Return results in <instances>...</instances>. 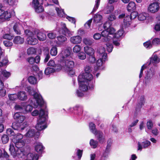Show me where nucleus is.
Returning <instances> with one entry per match:
<instances>
[{
  "label": "nucleus",
  "instance_id": "423d86ee",
  "mask_svg": "<svg viewBox=\"0 0 160 160\" xmlns=\"http://www.w3.org/2000/svg\"><path fill=\"white\" fill-rule=\"evenodd\" d=\"M138 13L137 12H132L130 15H128L125 16L124 14H122L119 16L118 18H124L122 27L123 28L128 27L131 23V20L135 19L138 16Z\"/></svg>",
  "mask_w": 160,
  "mask_h": 160
},
{
  "label": "nucleus",
  "instance_id": "3c124183",
  "mask_svg": "<svg viewBox=\"0 0 160 160\" xmlns=\"http://www.w3.org/2000/svg\"><path fill=\"white\" fill-rule=\"evenodd\" d=\"M36 52V49L33 47H30L27 50V53L28 55L34 54Z\"/></svg>",
  "mask_w": 160,
  "mask_h": 160
},
{
  "label": "nucleus",
  "instance_id": "09e8293b",
  "mask_svg": "<svg viewBox=\"0 0 160 160\" xmlns=\"http://www.w3.org/2000/svg\"><path fill=\"white\" fill-rule=\"evenodd\" d=\"M55 72V69L52 68L48 67L46 68L44 71L45 73L48 75Z\"/></svg>",
  "mask_w": 160,
  "mask_h": 160
},
{
  "label": "nucleus",
  "instance_id": "2f4dec72",
  "mask_svg": "<svg viewBox=\"0 0 160 160\" xmlns=\"http://www.w3.org/2000/svg\"><path fill=\"white\" fill-rule=\"evenodd\" d=\"M9 157V155L5 149L2 150L0 149V159L4 160V159H7Z\"/></svg>",
  "mask_w": 160,
  "mask_h": 160
},
{
  "label": "nucleus",
  "instance_id": "13d9d810",
  "mask_svg": "<svg viewBox=\"0 0 160 160\" xmlns=\"http://www.w3.org/2000/svg\"><path fill=\"white\" fill-rule=\"evenodd\" d=\"M35 11L37 13H40L44 11V8L41 5H39L38 7L34 8Z\"/></svg>",
  "mask_w": 160,
  "mask_h": 160
},
{
  "label": "nucleus",
  "instance_id": "39448f33",
  "mask_svg": "<svg viewBox=\"0 0 160 160\" xmlns=\"http://www.w3.org/2000/svg\"><path fill=\"white\" fill-rule=\"evenodd\" d=\"M78 81L79 85V89L81 91H86L88 90V88L91 89L94 88L95 81L93 80H91L90 82L84 78L80 79L78 76Z\"/></svg>",
  "mask_w": 160,
  "mask_h": 160
},
{
  "label": "nucleus",
  "instance_id": "2eb2a0df",
  "mask_svg": "<svg viewBox=\"0 0 160 160\" xmlns=\"http://www.w3.org/2000/svg\"><path fill=\"white\" fill-rule=\"evenodd\" d=\"M62 61L65 68H73L74 67V62L72 60V57H69V58Z\"/></svg>",
  "mask_w": 160,
  "mask_h": 160
},
{
  "label": "nucleus",
  "instance_id": "e433bc0d",
  "mask_svg": "<svg viewBox=\"0 0 160 160\" xmlns=\"http://www.w3.org/2000/svg\"><path fill=\"white\" fill-rule=\"evenodd\" d=\"M136 5L134 2H130L127 6V9L128 11H133L136 9Z\"/></svg>",
  "mask_w": 160,
  "mask_h": 160
},
{
  "label": "nucleus",
  "instance_id": "4d7b16f0",
  "mask_svg": "<svg viewBox=\"0 0 160 160\" xmlns=\"http://www.w3.org/2000/svg\"><path fill=\"white\" fill-rule=\"evenodd\" d=\"M112 143V140L111 139H109L108 141L107 147L105 151V153H108L109 151V149L111 147Z\"/></svg>",
  "mask_w": 160,
  "mask_h": 160
},
{
  "label": "nucleus",
  "instance_id": "1a4fd4ad",
  "mask_svg": "<svg viewBox=\"0 0 160 160\" xmlns=\"http://www.w3.org/2000/svg\"><path fill=\"white\" fill-rule=\"evenodd\" d=\"M89 128L91 131L94 134L97 136V137L100 143L103 142L105 140L104 137L103 136V133L100 131L97 132L96 131L95 125L92 122L89 123Z\"/></svg>",
  "mask_w": 160,
  "mask_h": 160
},
{
  "label": "nucleus",
  "instance_id": "0e129e2a",
  "mask_svg": "<svg viewBox=\"0 0 160 160\" xmlns=\"http://www.w3.org/2000/svg\"><path fill=\"white\" fill-rule=\"evenodd\" d=\"M65 71L70 76L73 75L74 74V72L73 70V68H65Z\"/></svg>",
  "mask_w": 160,
  "mask_h": 160
},
{
  "label": "nucleus",
  "instance_id": "a211bd4d",
  "mask_svg": "<svg viewBox=\"0 0 160 160\" xmlns=\"http://www.w3.org/2000/svg\"><path fill=\"white\" fill-rule=\"evenodd\" d=\"M61 28L63 31V32L66 36L70 37L72 35L73 32L70 31L67 27L66 24L63 22L61 24Z\"/></svg>",
  "mask_w": 160,
  "mask_h": 160
},
{
  "label": "nucleus",
  "instance_id": "338daca9",
  "mask_svg": "<svg viewBox=\"0 0 160 160\" xmlns=\"http://www.w3.org/2000/svg\"><path fill=\"white\" fill-rule=\"evenodd\" d=\"M147 126L148 129L151 130L153 127V123L152 121L151 120L148 121L147 123Z\"/></svg>",
  "mask_w": 160,
  "mask_h": 160
},
{
  "label": "nucleus",
  "instance_id": "ddd939ff",
  "mask_svg": "<svg viewBox=\"0 0 160 160\" xmlns=\"http://www.w3.org/2000/svg\"><path fill=\"white\" fill-rule=\"evenodd\" d=\"M98 57V59L96 62V66L95 68V70L96 71L99 70H102L103 69V65L105 62L107 60V58H106L104 59V57L100 58V57Z\"/></svg>",
  "mask_w": 160,
  "mask_h": 160
},
{
  "label": "nucleus",
  "instance_id": "7c9ffc66",
  "mask_svg": "<svg viewBox=\"0 0 160 160\" xmlns=\"http://www.w3.org/2000/svg\"><path fill=\"white\" fill-rule=\"evenodd\" d=\"M8 61L6 57H0V67L4 66L8 64Z\"/></svg>",
  "mask_w": 160,
  "mask_h": 160
},
{
  "label": "nucleus",
  "instance_id": "c756f323",
  "mask_svg": "<svg viewBox=\"0 0 160 160\" xmlns=\"http://www.w3.org/2000/svg\"><path fill=\"white\" fill-rule=\"evenodd\" d=\"M155 74V72L152 68H151L150 70L148 71L147 73V76L146 77V80L149 81L153 77V76Z\"/></svg>",
  "mask_w": 160,
  "mask_h": 160
},
{
  "label": "nucleus",
  "instance_id": "412c9836",
  "mask_svg": "<svg viewBox=\"0 0 160 160\" xmlns=\"http://www.w3.org/2000/svg\"><path fill=\"white\" fill-rule=\"evenodd\" d=\"M98 57L100 58L104 57V59L106 58H107V54L105 52V48L103 47H100L98 50Z\"/></svg>",
  "mask_w": 160,
  "mask_h": 160
},
{
  "label": "nucleus",
  "instance_id": "f704fd0d",
  "mask_svg": "<svg viewBox=\"0 0 160 160\" xmlns=\"http://www.w3.org/2000/svg\"><path fill=\"white\" fill-rule=\"evenodd\" d=\"M35 148L37 152H42L44 149L42 144L39 142L36 143Z\"/></svg>",
  "mask_w": 160,
  "mask_h": 160
},
{
  "label": "nucleus",
  "instance_id": "f03ea898",
  "mask_svg": "<svg viewBox=\"0 0 160 160\" xmlns=\"http://www.w3.org/2000/svg\"><path fill=\"white\" fill-rule=\"evenodd\" d=\"M14 118L17 122L13 123L12 128L15 130L19 131L23 130L27 126V122H24L22 123L25 118V117L17 112L14 114Z\"/></svg>",
  "mask_w": 160,
  "mask_h": 160
},
{
  "label": "nucleus",
  "instance_id": "8fccbe9b",
  "mask_svg": "<svg viewBox=\"0 0 160 160\" xmlns=\"http://www.w3.org/2000/svg\"><path fill=\"white\" fill-rule=\"evenodd\" d=\"M8 97L10 100L15 101L18 99L17 94H9Z\"/></svg>",
  "mask_w": 160,
  "mask_h": 160
},
{
  "label": "nucleus",
  "instance_id": "f3484780",
  "mask_svg": "<svg viewBox=\"0 0 160 160\" xmlns=\"http://www.w3.org/2000/svg\"><path fill=\"white\" fill-rule=\"evenodd\" d=\"M151 145V142L148 140H146L142 142H138V150L142 151V148H147Z\"/></svg>",
  "mask_w": 160,
  "mask_h": 160
},
{
  "label": "nucleus",
  "instance_id": "37998d69",
  "mask_svg": "<svg viewBox=\"0 0 160 160\" xmlns=\"http://www.w3.org/2000/svg\"><path fill=\"white\" fill-rule=\"evenodd\" d=\"M147 14L145 12H142L138 15V19L140 21L145 20L147 16Z\"/></svg>",
  "mask_w": 160,
  "mask_h": 160
},
{
  "label": "nucleus",
  "instance_id": "393cba45",
  "mask_svg": "<svg viewBox=\"0 0 160 160\" xmlns=\"http://www.w3.org/2000/svg\"><path fill=\"white\" fill-rule=\"evenodd\" d=\"M61 54L62 58V61L69 58V57H72L70 56V52L68 49H66L62 51Z\"/></svg>",
  "mask_w": 160,
  "mask_h": 160
},
{
  "label": "nucleus",
  "instance_id": "c9c22d12",
  "mask_svg": "<svg viewBox=\"0 0 160 160\" xmlns=\"http://www.w3.org/2000/svg\"><path fill=\"white\" fill-rule=\"evenodd\" d=\"M55 70L59 71L62 69H64L65 70V68L64 65V63H63V61L60 62V63H58L55 67Z\"/></svg>",
  "mask_w": 160,
  "mask_h": 160
},
{
  "label": "nucleus",
  "instance_id": "4be33fe9",
  "mask_svg": "<svg viewBox=\"0 0 160 160\" xmlns=\"http://www.w3.org/2000/svg\"><path fill=\"white\" fill-rule=\"evenodd\" d=\"M160 62V58L156 55L153 54L150 58V63L149 64L152 63L155 65Z\"/></svg>",
  "mask_w": 160,
  "mask_h": 160
},
{
  "label": "nucleus",
  "instance_id": "72a5a7b5",
  "mask_svg": "<svg viewBox=\"0 0 160 160\" xmlns=\"http://www.w3.org/2000/svg\"><path fill=\"white\" fill-rule=\"evenodd\" d=\"M102 18V16L98 13L93 17V22L96 23H100L101 22Z\"/></svg>",
  "mask_w": 160,
  "mask_h": 160
},
{
  "label": "nucleus",
  "instance_id": "603ef678",
  "mask_svg": "<svg viewBox=\"0 0 160 160\" xmlns=\"http://www.w3.org/2000/svg\"><path fill=\"white\" fill-rule=\"evenodd\" d=\"M35 131L34 129L29 130L26 133V136L28 137H31L35 134Z\"/></svg>",
  "mask_w": 160,
  "mask_h": 160
},
{
  "label": "nucleus",
  "instance_id": "6e6d98bb",
  "mask_svg": "<svg viewBox=\"0 0 160 160\" xmlns=\"http://www.w3.org/2000/svg\"><path fill=\"white\" fill-rule=\"evenodd\" d=\"M56 33L52 32H50L47 34L48 38L51 39H53L56 37Z\"/></svg>",
  "mask_w": 160,
  "mask_h": 160
},
{
  "label": "nucleus",
  "instance_id": "cd10ccee",
  "mask_svg": "<svg viewBox=\"0 0 160 160\" xmlns=\"http://www.w3.org/2000/svg\"><path fill=\"white\" fill-rule=\"evenodd\" d=\"M144 98L143 96H141L140 97L138 101V103L136 106V108L137 110H139L144 105Z\"/></svg>",
  "mask_w": 160,
  "mask_h": 160
},
{
  "label": "nucleus",
  "instance_id": "bb28decb",
  "mask_svg": "<svg viewBox=\"0 0 160 160\" xmlns=\"http://www.w3.org/2000/svg\"><path fill=\"white\" fill-rule=\"evenodd\" d=\"M24 39L23 38H22L20 36H17L15 37L13 42L15 44H22L23 43Z\"/></svg>",
  "mask_w": 160,
  "mask_h": 160
},
{
  "label": "nucleus",
  "instance_id": "680f3d73",
  "mask_svg": "<svg viewBox=\"0 0 160 160\" xmlns=\"http://www.w3.org/2000/svg\"><path fill=\"white\" fill-rule=\"evenodd\" d=\"M4 45L7 47H12L13 45L12 42L8 40H5L3 42Z\"/></svg>",
  "mask_w": 160,
  "mask_h": 160
},
{
  "label": "nucleus",
  "instance_id": "0eeeda50",
  "mask_svg": "<svg viewBox=\"0 0 160 160\" xmlns=\"http://www.w3.org/2000/svg\"><path fill=\"white\" fill-rule=\"evenodd\" d=\"M115 30L114 28L110 27L107 30H103L102 32V41L107 42L112 40L114 36L113 34L114 33Z\"/></svg>",
  "mask_w": 160,
  "mask_h": 160
},
{
  "label": "nucleus",
  "instance_id": "bf43d9fd",
  "mask_svg": "<svg viewBox=\"0 0 160 160\" xmlns=\"http://www.w3.org/2000/svg\"><path fill=\"white\" fill-rule=\"evenodd\" d=\"M3 38L11 40L13 39V36L8 33L4 34L2 36Z\"/></svg>",
  "mask_w": 160,
  "mask_h": 160
},
{
  "label": "nucleus",
  "instance_id": "4c0bfd02",
  "mask_svg": "<svg viewBox=\"0 0 160 160\" xmlns=\"http://www.w3.org/2000/svg\"><path fill=\"white\" fill-rule=\"evenodd\" d=\"M113 10L114 7L112 6L111 5H108L104 9L103 11L104 13L108 14L111 13Z\"/></svg>",
  "mask_w": 160,
  "mask_h": 160
},
{
  "label": "nucleus",
  "instance_id": "dca6fc26",
  "mask_svg": "<svg viewBox=\"0 0 160 160\" xmlns=\"http://www.w3.org/2000/svg\"><path fill=\"white\" fill-rule=\"evenodd\" d=\"M16 109L17 110H20L23 113H25L28 112H31L32 108L31 106L28 105L23 107H22L19 105H17L15 106Z\"/></svg>",
  "mask_w": 160,
  "mask_h": 160
},
{
  "label": "nucleus",
  "instance_id": "c85d7f7f",
  "mask_svg": "<svg viewBox=\"0 0 160 160\" xmlns=\"http://www.w3.org/2000/svg\"><path fill=\"white\" fill-rule=\"evenodd\" d=\"M11 75V73L7 71L6 70H2L0 68V76L1 78H3V77L7 79L9 78Z\"/></svg>",
  "mask_w": 160,
  "mask_h": 160
},
{
  "label": "nucleus",
  "instance_id": "052dcab7",
  "mask_svg": "<svg viewBox=\"0 0 160 160\" xmlns=\"http://www.w3.org/2000/svg\"><path fill=\"white\" fill-rule=\"evenodd\" d=\"M78 58L81 60H84L86 58V55L85 53L83 52H80L78 55Z\"/></svg>",
  "mask_w": 160,
  "mask_h": 160
},
{
  "label": "nucleus",
  "instance_id": "9b49d317",
  "mask_svg": "<svg viewBox=\"0 0 160 160\" xmlns=\"http://www.w3.org/2000/svg\"><path fill=\"white\" fill-rule=\"evenodd\" d=\"M85 72L82 74L79 75V78L81 79L82 78H84L89 81L93 80V77L92 75L90 73L92 71L91 66L90 65H87L84 67Z\"/></svg>",
  "mask_w": 160,
  "mask_h": 160
},
{
  "label": "nucleus",
  "instance_id": "a19ab883",
  "mask_svg": "<svg viewBox=\"0 0 160 160\" xmlns=\"http://www.w3.org/2000/svg\"><path fill=\"white\" fill-rule=\"evenodd\" d=\"M93 40L92 39L85 38L83 39V42L86 45H91L93 43Z\"/></svg>",
  "mask_w": 160,
  "mask_h": 160
},
{
  "label": "nucleus",
  "instance_id": "864d4df0",
  "mask_svg": "<svg viewBox=\"0 0 160 160\" xmlns=\"http://www.w3.org/2000/svg\"><path fill=\"white\" fill-rule=\"evenodd\" d=\"M56 10L57 12L58 15L61 17H63L65 16V13L62 9H60L58 8H56Z\"/></svg>",
  "mask_w": 160,
  "mask_h": 160
},
{
  "label": "nucleus",
  "instance_id": "a18cd8bd",
  "mask_svg": "<svg viewBox=\"0 0 160 160\" xmlns=\"http://www.w3.org/2000/svg\"><path fill=\"white\" fill-rule=\"evenodd\" d=\"M58 53L57 48L56 46H53L51 48L50 53L51 55L55 56Z\"/></svg>",
  "mask_w": 160,
  "mask_h": 160
},
{
  "label": "nucleus",
  "instance_id": "b1692460",
  "mask_svg": "<svg viewBox=\"0 0 160 160\" xmlns=\"http://www.w3.org/2000/svg\"><path fill=\"white\" fill-rule=\"evenodd\" d=\"M18 99L21 101H25L27 99L26 92L24 91H19L17 93Z\"/></svg>",
  "mask_w": 160,
  "mask_h": 160
},
{
  "label": "nucleus",
  "instance_id": "a878e982",
  "mask_svg": "<svg viewBox=\"0 0 160 160\" xmlns=\"http://www.w3.org/2000/svg\"><path fill=\"white\" fill-rule=\"evenodd\" d=\"M22 28L21 25L19 23H16L14 25L13 29L14 32L17 34H21V29Z\"/></svg>",
  "mask_w": 160,
  "mask_h": 160
},
{
  "label": "nucleus",
  "instance_id": "79ce46f5",
  "mask_svg": "<svg viewBox=\"0 0 160 160\" xmlns=\"http://www.w3.org/2000/svg\"><path fill=\"white\" fill-rule=\"evenodd\" d=\"M106 42H107L106 44L107 46V50L108 52H110L112 51L113 48L112 45L111 43V42H112V40Z\"/></svg>",
  "mask_w": 160,
  "mask_h": 160
},
{
  "label": "nucleus",
  "instance_id": "5fc2aeb1",
  "mask_svg": "<svg viewBox=\"0 0 160 160\" xmlns=\"http://www.w3.org/2000/svg\"><path fill=\"white\" fill-rule=\"evenodd\" d=\"M13 138H15V140L17 141H20L21 140H24V139H22L23 138V135L20 133H18L16 134L15 137Z\"/></svg>",
  "mask_w": 160,
  "mask_h": 160
},
{
  "label": "nucleus",
  "instance_id": "de8ad7c7",
  "mask_svg": "<svg viewBox=\"0 0 160 160\" xmlns=\"http://www.w3.org/2000/svg\"><path fill=\"white\" fill-rule=\"evenodd\" d=\"M29 82L31 84H35L37 83V80L36 78L33 76H30L28 78Z\"/></svg>",
  "mask_w": 160,
  "mask_h": 160
},
{
  "label": "nucleus",
  "instance_id": "f8f14e48",
  "mask_svg": "<svg viewBox=\"0 0 160 160\" xmlns=\"http://www.w3.org/2000/svg\"><path fill=\"white\" fill-rule=\"evenodd\" d=\"M160 6L157 2H153L150 3L148 7V12L151 13L157 12L159 10Z\"/></svg>",
  "mask_w": 160,
  "mask_h": 160
},
{
  "label": "nucleus",
  "instance_id": "9d476101",
  "mask_svg": "<svg viewBox=\"0 0 160 160\" xmlns=\"http://www.w3.org/2000/svg\"><path fill=\"white\" fill-rule=\"evenodd\" d=\"M25 33L28 37L27 40L28 43L31 45H35L38 42V40L35 38V35L29 30H25Z\"/></svg>",
  "mask_w": 160,
  "mask_h": 160
},
{
  "label": "nucleus",
  "instance_id": "7ed1b4c3",
  "mask_svg": "<svg viewBox=\"0 0 160 160\" xmlns=\"http://www.w3.org/2000/svg\"><path fill=\"white\" fill-rule=\"evenodd\" d=\"M47 111L41 109L39 113V118L36 126V128L38 130H43L47 127L46 121L47 119Z\"/></svg>",
  "mask_w": 160,
  "mask_h": 160
},
{
  "label": "nucleus",
  "instance_id": "f257e3e1",
  "mask_svg": "<svg viewBox=\"0 0 160 160\" xmlns=\"http://www.w3.org/2000/svg\"><path fill=\"white\" fill-rule=\"evenodd\" d=\"M12 142L14 143L15 147L12 143H11L9 151L13 158L18 157L19 158H23L24 160H38V155L35 153H29L25 155V152L22 148L25 144L24 140L17 141L15 140V138H12Z\"/></svg>",
  "mask_w": 160,
  "mask_h": 160
},
{
  "label": "nucleus",
  "instance_id": "6e6552de",
  "mask_svg": "<svg viewBox=\"0 0 160 160\" xmlns=\"http://www.w3.org/2000/svg\"><path fill=\"white\" fill-rule=\"evenodd\" d=\"M15 12L12 10H8L6 11L0 9V20H8L12 16L14 15Z\"/></svg>",
  "mask_w": 160,
  "mask_h": 160
},
{
  "label": "nucleus",
  "instance_id": "e2e57ef3",
  "mask_svg": "<svg viewBox=\"0 0 160 160\" xmlns=\"http://www.w3.org/2000/svg\"><path fill=\"white\" fill-rule=\"evenodd\" d=\"M144 46L147 48L149 49L152 47V43H151V42L150 41L146 42L143 43Z\"/></svg>",
  "mask_w": 160,
  "mask_h": 160
},
{
  "label": "nucleus",
  "instance_id": "49530a36",
  "mask_svg": "<svg viewBox=\"0 0 160 160\" xmlns=\"http://www.w3.org/2000/svg\"><path fill=\"white\" fill-rule=\"evenodd\" d=\"M82 48L81 46L77 45L73 47V51L74 53H77L80 52Z\"/></svg>",
  "mask_w": 160,
  "mask_h": 160
},
{
  "label": "nucleus",
  "instance_id": "5701e85b",
  "mask_svg": "<svg viewBox=\"0 0 160 160\" xmlns=\"http://www.w3.org/2000/svg\"><path fill=\"white\" fill-rule=\"evenodd\" d=\"M57 38V41L56 42V44L59 46L62 45L64 42L67 41V38L62 35L58 36Z\"/></svg>",
  "mask_w": 160,
  "mask_h": 160
},
{
  "label": "nucleus",
  "instance_id": "aec40b11",
  "mask_svg": "<svg viewBox=\"0 0 160 160\" xmlns=\"http://www.w3.org/2000/svg\"><path fill=\"white\" fill-rule=\"evenodd\" d=\"M70 41L71 43L74 44H80L82 42V38L78 35L74 36L70 38Z\"/></svg>",
  "mask_w": 160,
  "mask_h": 160
},
{
  "label": "nucleus",
  "instance_id": "4468645a",
  "mask_svg": "<svg viewBox=\"0 0 160 160\" xmlns=\"http://www.w3.org/2000/svg\"><path fill=\"white\" fill-rule=\"evenodd\" d=\"M124 33V31L123 29H121L119 30L118 32L115 33L114 35L115 38L113 39V44L116 46H118L120 45L119 41L118 40H116V38H118L123 36Z\"/></svg>",
  "mask_w": 160,
  "mask_h": 160
},
{
  "label": "nucleus",
  "instance_id": "ea45409f",
  "mask_svg": "<svg viewBox=\"0 0 160 160\" xmlns=\"http://www.w3.org/2000/svg\"><path fill=\"white\" fill-rule=\"evenodd\" d=\"M7 135L10 137H12L11 139L12 140L13 138L15 137L16 134L13 131L11 128L8 129L7 130Z\"/></svg>",
  "mask_w": 160,
  "mask_h": 160
},
{
  "label": "nucleus",
  "instance_id": "20e7f679",
  "mask_svg": "<svg viewBox=\"0 0 160 160\" xmlns=\"http://www.w3.org/2000/svg\"><path fill=\"white\" fill-rule=\"evenodd\" d=\"M27 90L28 93L33 96L34 98L31 100V103L34 106V108H36L39 105H41L43 102L42 96L37 92L36 89L34 90L30 87L27 88Z\"/></svg>",
  "mask_w": 160,
  "mask_h": 160
},
{
  "label": "nucleus",
  "instance_id": "c03bdc74",
  "mask_svg": "<svg viewBox=\"0 0 160 160\" xmlns=\"http://www.w3.org/2000/svg\"><path fill=\"white\" fill-rule=\"evenodd\" d=\"M89 144L92 148H95L98 145V142L97 141L92 139L90 140Z\"/></svg>",
  "mask_w": 160,
  "mask_h": 160
},
{
  "label": "nucleus",
  "instance_id": "473e14b6",
  "mask_svg": "<svg viewBox=\"0 0 160 160\" xmlns=\"http://www.w3.org/2000/svg\"><path fill=\"white\" fill-rule=\"evenodd\" d=\"M84 51L89 56L93 55L95 52L94 50L92 48L88 46L84 47Z\"/></svg>",
  "mask_w": 160,
  "mask_h": 160
},
{
  "label": "nucleus",
  "instance_id": "774afa93",
  "mask_svg": "<svg viewBox=\"0 0 160 160\" xmlns=\"http://www.w3.org/2000/svg\"><path fill=\"white\" fill-rule=\"evenodd\" d=\"M2 140L3 143L5 144L8 142L9 140V138L7 135H4L2 137Z\"/></svg>",
  "mask_w": 160,
  "mask_h": 160
},
{
  "label": "nucleus",
  "instance_id": "69168bd1",
  "mask_svg": "<svg viewBox=\"0 0 160 160\" xmlns=\"http://www.w3.org/2000/svg\"><path fill=\"white\" fill-rule=\"evenodd\" d=\"M160 44V39L159 38H155L152 41V45H157Z\"/></svg>",
  "mask_w": 160,
  "mask_h": 160
},
{
  "label": "nucleus",
  "instance_id": "58836bf2",
  "mask_svg": "<svg viewBox=\"0 0 160 160\" xmlns=\"http://www.w3.org/2000/svg\"><path fill=\"white\" fill-rule=\"evenodd\" d=\"M75 110H77L78 112V114L79 115H85V112L83 113V108L81 106H76L73 108Z\"/></svg>",
  "mask_w": 160,
  "mask_h": 160
},
{
  "label": "nucleus",
  "instance_id": "6ab92c4d",
  "mask_svg": "<svg viewBox=\"0 0 160 160\" xmlns=\"http://www.w3.org/2000/svg\"><path fill=\"white\" fill-rule=\"evenodd\" d=\"M35 32L37 34V37L39 40L43 41L46 39V36L43 31L37 30Z\"/></svg>",
  "mask_w": 160,
  "mask_h": 160
}]
</instances>
